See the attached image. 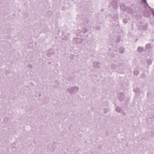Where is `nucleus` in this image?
<instances>
[{
    "label": "nucleus",
    "instance_id": "nucleus-1",
    "mask_svg": "<svg viewBox=\"0 0 154 154\" xmlns=\"http://www.w3.org/2000/svg\"><path fill=\"white\" fill-rule=\"evenodd\" d=\"M143 2H145V3L146 2V0H143Z\"/></svg>",
    "mask_w": 154,
    "mask_h": 154
},
{
    "label": "nucleus",
    "instance_id": "nucleus-2",
    "mask_svg": "<svg viewBox=\"0 0 154 154\" xmlns=\"http://www.w3.org/2000/svg\"><path fill=\"white\" fill-rule=\"evenodd\" d=\"M141 49V48H139L138 49V50L139 51L140 49Z\"/></svg>",
    "mask_w": 154,
    "mask_h": 154
}]
</instances>
